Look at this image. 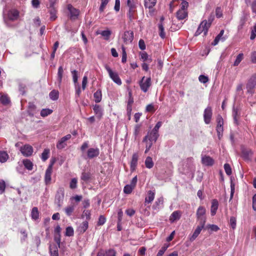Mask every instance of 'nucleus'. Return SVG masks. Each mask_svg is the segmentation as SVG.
<instances>
[{"instance_id": "nucleus-38", "label": "nucleus", "mask_w": 256, "mask_h": 256, "mask_svg": "<svg viewBox=\"0 0 256 256\" xmlns=\"http://www.w3.org/2000/svg\"><path fill=\"white\" fill-rule=\"evenodd\" d=\"M100 34L104 38L105 40H108L112 34V32L110 30H107L102 31Z\"/></svg>"}, {"instance_id": "nucleus-49", "label": "nucleus", "mask_w": 256, "mask_h": 256, "mask_svg": "<svg viewBox=\"0 0 256 256\" xmlns=\"http://www.w3.org/2000/svg\"><path fill=\"white\" fill-rule=\"evenodd\" d=\"M168 247V244L164 245L161 249L158 251L156 256H162L164 252L166 251Z\"/></svg>"}, {"instance_id": "nucleus-27", "label": "nucleus", "mask_w": 256, "mask_h": 256, "mask_svg": "<svg viewBox=\"0 0 256 256\" xmlns=\"http://www.w3.org/2000/svg\"><path fill=\"white\" fill-rule=\"evenodd\" d=\"M156 2L157 0H144V7L148 9H152L156 6Z\"/></svg>"}, {"instance_id": "nucleus-58", "label": "nucleus", "mask_w": 256, "mask_h": 256, "mask_svg": "<svg viewBox=\"0 0 256 256\" xmlns=\"http://www.w3.org/2000/svg\"><path fill=\"white\" fill-rule=\"evenodd\" d=\"M236 218L234 216L231 217L230 218V225L233 230L236 228Z\"/></svg>"}, {"instance_id": "nucleus-3", "label": "nucleus", "mask_w": 256, "mask_h": 256, "mask_svg": "<svg viewBox=\"0 0 256 256\" xmlns=\"http://www.w3.org/2000/svg\"><path fill=\"white\" fill-rule=\"evenodd\" d=\"M206 210L202 206H200L198 208L196 216L197 220L198 221L200 224H205L206 222Z\"/></svg>"}, {"instance_id": "nucleus-59", "label": "nucleus", "mask_w": 256, "mask_h": 256, "mask_svg": "<svg viewBox=\"0 0 256 256\" xmlns=\"http://www.w3.org/2000/svg\"><path fill=\"white\" fill-rule=\"evenodd\" d=\"M140 126V124H136L134 126V134L136 139L137 136L139 134Z\"/></svg>"}, {"instance_id": "nucleus-16", "label": "nucleus", "mask_w": 256, "mask_h": 256, "mask_svg": "<svg viewBox=\"0 0 256 256\" xmlns=\"http://www.w3.org/2000/svg\"><path fill=\"white\" fill-rule=\"evenodd\" d=\"M64 74V69L62 66H59L58 68V78L56 82V84L57 85L58 87L60 88L61 86V84L62 82V79L63 77Z\"/></svg>"}, {"instance_id": "nucleus-21", "label": "nucleus", "mask_w": 256, "mask_h": 256, "mask_svg": "<svg viewBox=\"0 0 256 256\" xmlns=\"http://www.w3.org/2000/svg\"><path fill=\"white\" fill-rule=\"evenodd\" d=\"M93 110L96 116L98 119H100L103 115V110L102 108L98 105L95 104L94 106Z\"/></svg>"}, {"instance_id": "nucleus-31", "label": "nucleus", "mask_w": 256, "mask_h": 256, "mask_svg": "<svg viewBox=\"0 0 256 256\" xmlns=\"http://www.w3.org/2000/svg\"><path fill=\"white\" fill-rule=\"evenodd\" d=\"M31 217L32 220H36L39 218V212L36 207L32 208L31 212Z\"/></svg>"}, {"instance_id": "nucleus-37", "label": "nucleus", "mask_w": 256, "mask_h": 256, "mask_svg": "<svg viewBox=\"0 0 256 256\" xmlns=\"http://www.w3.org/2000/svg\"><path fill=\"white\" fill-rule=\"evenodd\" d=\"M52 112V110L49 108H44L40 112V116L42 117H46Z\"/></svg>"}, {"instance_id": "nucleus-62", "label": "nucleus", "mask_w": 256, "mask_h": 256, "mask_svg": "<svg viewBox=\"0 0 256 256\" xmlns=\"http://www.w3.org/2000/svg\"><path fill=\"white\" fill-rule=\"evenodd\" d=\"M256 37V24H255L254 28L252 30L251 32V34L250 38L252 40H254Z\"/></svg>"}, {"instance_id": "nucleus-18", "label": "nucleus", "mask_w": 256, "mask_h": 256, "mask_svg": "<svg viewBox=\"0 0 256 256\" xmlns=\"http://www.w3.org/2000/svg\"><path fill=\"white\" fill-rule=\"evenodd\" d=\"M8 15L10 20H15L18 18L19 12L16 10H12L8 12Z\"/></svg>"}, {"instance_id": "nucleus-46", "label": "nucleus", "mask_w": 256, "mask_h": 256, "mask_svg": "<svg viewBox=\"0 0 256 256\" xmlns=\"http://www.w3.org/2000/svg\"><path fill=\"white\" fill-rule=\"evenodd\" d=\"M122 63H125L126 62L127 54H126V48L124 46H122Z\"/></svg>"}, {"instance_id": "nucleus-24", "label": "nucleus", "mask_w": 256, "mask_h": 256, "mask_svg": "<svg viewBox=\"0 0 256 256\" xmlns=\"http://www.w3.org/2000/svg\"><path fill=\"white\" fill-rule=\"evenodd\" d=\"M155 196L154 191L149 190L148 192L147 196L145 198V203L146 204H150L151 203L153 200H154Z\"/></svg>"}, {"instance_id": "nucleus-35", "label": "nucleus", "mask_w": 256, "mask_h": 256, "mask_svg": "<svg viewBox=\"0 0 256 256\" xmlns=\"http://www.w3.org/2000/svg\"><path fill=\"white\" fill-rule=\"evenodd\" d=\"M8 158V154L4 151H0V162L4 163L6 162Z\"/></svg>"}, {"instance_id": "nucleus-11", "label": "nucleus", "mask_w": 256, "mask_h": 256, "mask_svg": "<svg viewBox=\"0 0 256 256\" xmlns=\"http://www.w3.org/2000/svg\"><path fill=\"white\" fill-rule=\"evenodd\" d=\"M122 38L125 44H130L133 40L134 33L132 31H126L124 32Z\"/></svg>"}, {"instance_id": "nucleus-33", "label": "nucleus", "mask_w": 256, "mask_h": 256, "mask_svg": "<svg viewBox=\"0 0 256 256\" xmlns=\"http://www.w3.org/2000/svg\"><path fill=\"white\" fill-rule=\"evenodd\" d=\"M50 19L51 20H54L57 18L56 16V10L54 8L53 4L50 5Z\"/></svg>"}, {"instance_id": "nucleus-28", "label": "nucleus", "mask_w": 256, "mask_h": 256, "mask_svg": "<svg viewBox=\"0 0 256 256\" xmlns=\"http://www.w3.org/2000/svg\"><path fill=\"white\" fill-rule=\"evenodd\" d=\"M88 223L87 221L83 222L78 226V230L80 233L84 232L88 228Z\"/></svg>"}, {"instance_id": "nucleus-53", "label": "nucleus", "mask_w": 256, "mask_h": 256, "mask_svg": "<svg viewBox=\"0 0 256 256\" xmlns=\"http://www.w3.org/2000/svg\"><path fill=\"white\" fill-rule=\"evenodd\" d=\"M224 168L226 174L230 176L232 174V169L229 164H226L224 165Z\"/></svg>"}, {"instance_id": "nucleus-44", "label": "nucleus", "mask_w": 256, "mask_h": 256, "mask_svg": "<svg viewBox=\"0 0 256 256\" xmlns=\"http://www.w3.org/2000/svg\"><path fill=\"white\" fill-rule=\"evenodd\" d=\"M243 59V54L242 53L240 54L237 56L236 58L234 63V66H238L240 62Z\"/></svg>"}, {"instance_id": "nucleus-14", "label": "nucleus", "mask_w": 256, "mask_h": 256, "mask_svg": "<svg viewBox=\"0 0 256 256\" xmlns=\"http://www.w3.org/2000/svg\"><path fill=\"white\" fill-rule=\"evenodd\" d=\"M138 156L136 153H134L132 156V160L130 164V170L134 172L136 170V168L138 164Z\"/></svg>"}, {"instance_id": "nucleus-4", "label": "nucleus", "mask_w": 256, "mask_h": 256, "mask_svg": "<svg viewBox=\"0 0 256 256\" xmlns=\"http://www.w3.org/2000/svg\"><path fill=\"white\" fill-rule=\"evenodd\" d=\"M139 84L142 90L144 92H146L152 85L150 78H146L145 76H143L139 82Z\"/></svg>"}, {"instance_id": "nucleus-32", "label": "nucleus", "mask_w": 256, "mask_h": 256, "mask_svg": "<svg viewBox=\"0 0 256 256\" xmlns=\"http://www.w3.org/2000/svg\"><path fill=\"white\" fill-rule=\"evenodd\" d=\"M23 164L25 168L28 170H32L33 168L32 162L28 159H26L23 160Z\"/></svg>"}, {"instance_id": "nucleus-47", "label": "nucleus", "mask_w": 256, "mask_h": 256, "mask_svg": "<svg viewBox=\"0 0 256 256\" xmlns=\"http://www.w3.org/2000/svg\"><path fill=\"white\" fill-rule=\"evenodd\" d=\"M158 28L160 30V36L162 38H165V33L164 32V26L162 23L158 24Z\"/></svg>"}, {"instance_id": "nucleus-29", "label": "nucleus", "mask_w": 256, "mask_h": 256, "mask_svg": "<svg viewBox=\"0 0 256 256\" xmlns=\"http://www.w3.org/2000/svg\"><path fill=\"white\" fill-rule=\"evenodd\" d=\"M144 164L146 168L148 169L152 168L154 165L152 158L150 156H148L144 161Z\"/></svg>"}, {"instance_id": "nucleus-61", "label": "nucleus", "mask_w": 256, "mask_h": 256, "mask_svg": "<svg viewBox=\"0 0 256 256\" xmlns=\"http://www.w3.org/2000/svg\"><path fill=\"white\" fill-rule=\"evenodd\" d=\"M188 6V3L186 1H182L180 4V10H186Z\"/></svg>"}, {"instance_id": "nucleus-8", "label": "nucleus", "mask_w": 256, "mask_h": 256, "mask_svg": "<svg viewBox=\"0 0 256 256\" xmlns=\"http://www.w3.org/2000/svg\"><path fill=\"white\" fill-rule=\"evenodd\" d=\"M212 108L210 106H208L204 110V119L206 124H209L210 122L212 117Z\"/></svg>"}, {"instance_id": "nucleus-43", "label": "nucleus", "mask_w": 256, "mask_h": 256, "mask_svg": "<svg viewBox=\"0 0 256 256\" xmlns=\"http://www.w3.org/2000/svg\"><path fill=\"white\" fill-rule=\"evenodd\" d=\"M74 229L72 226H68L66 228L65 235L68 236H71L74 235Z\"/></svg>"}, {"instance_id": "nucleus-2", "label": "nucleus", "mask_w": 256, "mask_h": 256, "mask_svg": "<svg viewBox=\"0 0 256 256\" xmlns=\"http://www.w3.org/2000/svg\"><path fill=\"white\" fill-rule=\"evenodd\" d=\"M64 198V189L62 187L58 188L55 196V203L60 208L62 204Z\"/></svg>"}, {"instance_id": "nucleus-25", "label": "nucleus", "mask_w": 256, "mask_h": 256, "mask_svg": "<svg viewBox=\"0 0 256 256\" xmlns=\"http://www.w3.org/2000/svg\"><path fill=\"white\" fill-rule=\"evenodd\" d=\"M240 115V112L238 108L234 106L232 108V116L234 120V122L236 124H238V120Z\"/></svg>"}, {"instance_id": "nucleus-1", "label": "nucleus", "mask_w": 256, "mask_h": 256, "mask_svg": "<svg viewBox=\"0 0 256 256\" xmlns=\"http://www.w3.org/2000/svg\"><path fill=\"white\" fill-rule=\"evenodd\" d=\"M126 4L128 8L127 16L132 22L134 19V14L136 12V4L134 0H127Z\"/></svg>"}, {"instance_id": "nucleus-57", "label": "nucleus", "mask_w": 256, "mask_h": 256, "mask_svg": "<svg viewBox=\"0 0 256 256\" xmlns=\"http://www.w3.org/2000/svg\"><path fill=\"white\" fill-rule=\"evenodd\" d=\"M216 15L218 18H220L222 16V10L220 7H217L216 8Z\"/></svg>"}, {"instance_id": "nucleus-26", "label": "nucleus", "mask_w": 256, "mask_h": 256, "mask_svg": "<svg viewBox=\"0 0 256 256\" xmlns=\"http://www.w3.org/2000/svg\"><path fill=\"white\" fill-rule=\"evenodd\" d=\"M188 16V11L179 10L176 12V18L179 20H182Z\"/></svg>"}, {"instance_id": "nucleus-42", "label": "nucleus", "mask_w": 256, "mask_h": 256, "mask_svg": "<svg viewBox=\"0 0 256 256\" xmlns=\"http://www.w3.org/2000/svg\"><path fill=\"white\" fill-rule=\"evenodd\" d=\"M134 188L130 184H126L124 188V192L126 194H130Z\"/></svg>"}, {"instance_id": "nucleus-55", "label": "nucleus", "mask_w": 256, "mask_h": 256, "mask_svg": "<svg viewBox=\"0 0 256 256\" xmlns=\"http://www.w3.org/2000/svg\"><path fill=\"white\" fill-rule=\"evenodd\" d=\"M155 110L154 106L152 104L147 105L146 108V110L147 112H154Z\"/></svg>"}, {"instance_id": "nucleus-51", "label": "nucleus", "mask_w": 256, "mask_h": 256, "mask_svg": "<svg viewBox=\"0 0 256 256\" xmlns=\"http://www.w3.org/2000/svg\"><path fill=\"white\" fill-rule=\"evenodd\" d=\"M90 177V174L88 172H82L81 176V179L84 181H88Z\"/></svg>"}, {"instance_id": "nucleus-17", "label": "nucleus", "mask_w": 256, "mask_h": 256, "mask_svg": "<svg viewBox=\"0 0 256 256\" xmlns=\"http://www.w3.org/2000/svg\"><path fill=\"white\" fill-rule=\"evenodd\" d=\"M256 85V74H254L249 80L246 88L248 92H250V90L252 89Z\"/></svg>"}, {"instance_id": "nucleus-41", "label": "nucleus", "mask_w": 256, "mask_h": 256, "mask_svg": "<svg viewBox=\"0 0 256 256\" xmlns=\"http://www.w3.org/2000/svg\"><path fill=\"white\" fill-rule=\"evenodd\" d=\"M66 140H63V138H61L58 142L56 147L58 149H62L66 146Z\"/></svg>"}, {"instance_id": "nucleus-10", "label": "nucleus", "mask_w": 256, "mask_h": 256, "mask_svg": "<svg viewBox=\"0 0 256 256\" xmlns=\"http://www.w3.org/2000/svg\"><path fill=\"white\" fill-rule=\"evenodd\" d=\"M159 136L158 133L152 130L150 132H148V134L144 136L143 142H147L148 140L150 141H154L155 142Z\"/></svg>"}, {"instance_id": "nucleus-5", "label": "nucleus", "mask_w": 256, "mask_h": 256, "mask_svg": "<svg viewBox=\"0 0 256 256\" xmlns=\"http://www.w3.org/2000/svg\"><path fill=\"white\" fill-rule=\"evenodd\" d=\"M105 68L108 73L109 76L110 78L117 84L119 86L121 85L122 81L118 73L113 72L112 70L108 65L105 66Z\"/></svg>"}, {"instance_id": "nucleus-22", "label": "nucleus", "mask_w": 256, "mask_h": 256, "mask_svg": "<svg viewBox=\"0 0 256 256\" xmlns=\"http://www.w3.org/2000/svg\"><path fill=\"white\" fill-rule=\"evenodd\" d=\"M218 206V201L216 199H214L212 202V206L210 208V213L212 216L216 214Z\"/></svg>"}, {"instance_id": "nucleus-45", "label": "nucleus", "mask_w": 256, "mask_h": 256, "mask_svg": "<svg viewBox=\"0 0 256 256\" xmlns=\"http://www.w3.org/2000/svg\"><path fill=\"white\" fill-rule=\"evenodd\" d=\"M217 126L216 128H223L224 120L220 116H218L216 118Z\"/></svg>"}, {"instance_id": "nucleus-34", "label": "nucleus", "mask_w": 256, "mask_h": 256, "mask_svg": "<svg viewBox=\"0 0 256 256\" xmlns=\"http://www.w3.org/2000/svg\"><path fill=\"white\" fill-rule=\"evenodd\" d=\"M58 92L56 90H52L49 94L50 98L52 100H56L58 98Z\"/></svg>"}, {"instance_id": "nucleus-56", "label": "nucleus", "mask_w": 256, "mask_h": 256, "mask_svg": "<svg viewBox=\"0 0 256 256\" xmlns=\"http://www.w3.org/2000/svg\"><path fill=\"white\" fill-rule=\"evenodd\" d=\"M106 222V218L104 216L101 215L99 217L98 220V225L102 226Z\"/></svg>"}, {"instance_id": "nucleus-60", "label": "nucleus", "mask_w": 256, "mask_h": 256, "mask_svg": "<svg viewBox=\"0 0 256 256\" xmlns=\"http://www.w3.org/2000/svg\"><path fill=\"white\" fill-rule=\"evenodd\" d=\"M6 184L3 180H0V194H2L5 190Z\"/></svg>"}, {"instance_id": "nucleus-54", "label": "nucleus", "mask_w": 256, "mask_h": 256, "mask_svg": "<svg viewBox=\"0 0 256 256\" xmlns=\"http://www.w3.org/2000/svg\"><path fill=\"white\" fill-rule=\"evenodd\" d=\"M198 80L200 82L206 84L208 82V78L204 75H200L198 77Z\"/></svg>"}, {"instance_id": "nucleus-48", "label": "nucleus", "mask_w": 256, "mask_h": 256, "mask_svg": "<svg viewBox=\"0 0 256 256\" xmlns=\"http://www.w3.org/2000/svg\"><path fill=\"white\" fill-rule=\"evenodd\" d=\"M82 196L80 195H76L74 196H72L70 198V200L71 201V203L73 202V201H75L76 202H78L82 200Z\"/></svg>"}, {"instance_id": "nucleus-52", "label": "nucleus", "mask_w": 256, "mask_h": 256, "mask_svg": "<svg viewBox=\"0 0 256 256\" xmlns=\"http://www.w3.org/2000/svg\"><path fill=\"white\" fill-rule=\"evenodd\" d=\"M70 187L71 189H74L77 187V180L76 178H74L71 180Z\"/></svg>"}, {"instance_id": "nucleus-36", "label": "nucleus", "mask_w": 256, "mask_h": 256, "mask_svg": "<svg viewBox=\"0 0 256 256\" xmlns=\"http://www.w3.org/2000/svg\"><path fill=\"white\" fill-rule=\"evenodd\" d=\"M71 73L74 84H78V72L76 70H72Z\"/></svg>"}, {"instance_id": "nucleus-7", "label": "nucleus", "mask_w": 256, "mask_h": 256, "mask_svg": "<svg viewBox=\"0 0 256 256\" xmlns=\"http://www.w3.org/2000/svg\"><path fill=\"white\" fill-rule=\"evenodd\" d=\"M208 27L206 26V20H203L200 24L197 30L195 33L196 36L200 35L202 32H204V35L206 36L208 31Z\"/></svg>"}, {"instance_id": "nucleus-12", "label": "nucleus", "mask_w": 256, "mask_h": 256, "mask_svg": "<svg viewBox=\"0 0 256 256\" xmlns=\"http://www.w3.org/2000/svg\"><path fill=\"white\" fill-rule=\"evenodd\" d=\"M87 156L88 158L92 159L97 157L100 154V150L98 148H90L86 152Z\"/></svg>"}, {"instance_id": "nucleus-63", "label": "nucleus", "mask_w": 256, "mask_h": 256, "mask_svg": "<svg viewBox=\"0 0 256 256\" xmlns=\"http://www.w3.org/2000/svg\"><path fill=\"white\" fill-rule=\"evenodd\" d=\"M74 84V88L76 90V94L77 96H79L80 93H81V90L78 84Z\"/></svg>"}, {"instance_id": "nucleus-64", "label": "nucleus", "mask_w": 256, "mask_h": 256, "mask_svg": "<svg viewBox=\"0 0 256 256\" xmlns=\"http://www.w3.org/2000/svg\"><path fill=\"white\" fill-rule=\"evenodd\" d=\"M106 256H116V252L113 249H110L106 252Z\"/></svg>"}, {"instance_id": "nucleus-9", "label": "nucleus", "mask_w": 256, "mask_h": 256, "mask_svg": "<svg viewBox=\"0 0 256 256\" xmlns=\"http://www.w3.org/2000/svg\"><path fill=\"white\" fill-rule=\"evenodd\" d=\"M20 151L24 156H30L32 154L33 148L29 144H25L20 147Z\"/></svg>"}, {"instance_id": "nucleus-6", "label": "nucleus", "mask_w": 256, "mask_h": 256, "mask_svg": "<svg viewBox=\"0 0 256 256\" xmlns=\"http://www.w3.org/2000/svg\"><path fill=\"white\" fill-rule=\"evenodd\" d=\"M54 162V161L51 162L50 164L46 170L44 175V182L46 185L49 184L50 183L52 180L51 176L52 172V166Z\"/></svg>"}, {"instance_id": "nucleus-23", "label": "nucleus", "mask_w": 256, "mask_h": 256, "mask_svg": "<svg viewBox=\"0 0 256 256\" xmlns=\"http://www.w3.org/2000/svg\"><path fill=\"white\" fill-rule=\"evenodd\" d=\"M76 206V204H75L74 202H72L70 204L66 206L64 210L66 214L68 216H71L72 212H74Z\"/></svg>"}, {"instance_id": "nucleus-40", "label": "nucleus", "mask_w": 256, "mask_h": 256, "mask_svg": "<svg viewBox=\"0 0 256 256\" xmlns=\"http://www.w3.org/2000/svg\"><path fill=\"white\" fill-rule=\"evenodd\" d=\"M0 101L4 105L8 104L10 102L9 98L6 95L2 96L0 98Z\"/></svg>"}, {"instance_id": "nucleus-50", "label": "nucleus", "mask_w": 256, "mask_h": 256, "mask_svg": "<svg viewBox=\"0 0 256 256\" xmlns=\"http://www.w3.org/2000/svg\"><path fill=\"white\" fill-rule=\"evenodd\" d=\"M109 2V0H102V3L100 6L99 10L100 12H102L105 8V7L107 5Z\"/></svg>"}, {"instance_id": "nucleus-30", "label": "nucleus", "mask_w": 256, "mask_h": 256, "mask_svg": "<svg viewBox=\"0 0 256 256\" xmlns=\"http://www.w3.org/2000/svg\"><path fill=\"white\" fill-rule=\"evenodd\" d=\"M94 97L96 102H100L101 101L102 98V91L100 90H97L94 93Z\"/></svg>"}, {"instance_id": "nucleus-15", "label": "nucleus", "mask_w": 256, "mask_h": 256, "mask_svg": "<svg viewBox=\"0 0 256 256\" xmlns=\"http://www.w3.org/2000/svg\"><path fill=\"white\" fill-rule=\"evenodd\" d=\"M205 224H200L196 227V230L194 232L193 234L190 238V240L191 242L194 241L196 238L198 236L200 233L202 229L204 228Z\"/></svg>"}, {"instance_id": "nucleus-13", "label": "nucleus", "mask_w": 256, "mask_h": 256, "mask_svg": "<svg viewBox=\"0 0 256 256\" xmlns=\"http://www.w3.org/2000/svg\"><path fill=\"white\" fill-rule=\"evenodd\" d=\"M68 9L70 13V18L72 20H76L79 15L80 12L78 9L74 8L71 4L68 6Z\"/></svg>"}, {"instance_id": "nucleus-39", "label": "nucleus", "mask_w": 256, "mask_h": 256, "mask_svg": "<svg viewBox=\"0 0 256 256\" xmlns=\"http://www.w3.org/2000/svg\"><path fill=\"white\" fill-rule=\"evenodd\" d=\"M50 150L44 149L42 154L41 158L43 161H46L49 157Z\"/></svg>"}, {"instance_id": "nucleus-20", "label": "nucleus", "mask_w": 256, "mask_h": 256, "mask_svg": "<svg viewBox=\"0 0 256 256\" xmlns=\"http://www.w3.org/2000/svg\"><path fill=\"white\" fill-rule=\"evenodd\" d=\"M202 164L205 166H211L214 163V160L209 156H204L202 158Z\"/></svg>"}, {"instance_id": "nucleus-19", "label": "nucleus", "mask_w": 256, "mask_h": 256, "mask_svg": "<svg viewBox=\"0 0 256 256\" xmlns=\"http://www.w3.org/2000/svg\"><path fill=\"white\" fill-rule=\"evenodd\" d=\"M181 216V212L180 211H174L170 216V222H174L178 220Z\"/></svg>"}]
</instances>
